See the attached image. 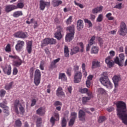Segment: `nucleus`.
I'll list each match as a JSON object with an SVG mask.
<instances>
[{"label": "nucleus", "mask_w": 127, "mask_h": 127, "mask_svg": "<svg viewBox=\"0 0 127 127\" xmlns=\"http://www.w3.org/2000/svg\"><path fill=\"white\" fill-rule=\"evenodd\" d=\"M100 82L103 86L106 87L107 89H112L113 84L111 81H110V79H109V78L100 77Z\"/></svg>", "instance_id": "nucleus-1"}, {"label": "nucleus", "mask_w": 127, "mask_h": 127, "mask_svg": "<svg viewBox=\"0 0 127 127\" xmlns=\"http://www.w3.org/2000/svg\"><path fill=\"white\" fill-rule=\"evenodd\" d=\"M117 112H127V106L123 101H118L115 103Z\"/></svg>", "instance_id": "nucleus-2"}, {"label": "nucleus", "mask_w": 127, "mask_h": 127, "mask_svg": "<svg viewBox=\"0 0 127 127\" xmlns=\"http://www.w3.org/2000/svg\"><path fill=\"white\" fill-rule=\"evenodd\" d=\"M119 57H117L115 58L114 62L119 66L123 67L124 66V62H125V55L124 54H120Z\"/></svg>", "instance_id": "nucleus-3"}, {"label": "nucleus", "mask_w": 127, "mask_h": 127, "mask_svg": "<svg viewBox=\"0 0 127 127\" xmlns=\"http://www.w3.org/2000/svg\"><path fill=\"white\" fill-rule=\"evenodd\" d=\"M117 116L122 121V122L124 125L127 126V112H118Z\"/></svg>", "instance_id": "nucleus-4"}, {"label": "nucleus", "mask_w": 127, "mask_h": 127, "mask_svg": "<svg viewBox=\"0 0 127 127\" xmlns=\"http://www.w3.org/2000/svg\"><path fill=\"white\" fill-rule=\"evenodd\" d=\"M41 79V72L39 69H36L35 71L34 82L36 86H38L40 84Z\"/></svg>", "instance_id": "nucleus-5"}, {"label": "nucleus", "mask_w": 127, "mask_h": 127, "mask_svg": "<svg viewBox=\"0 0 127 127\" xmlns=\"http://www.w3.org/2000/svg\"><path fill=\"white\" fill-rule=\"evenodd\" d=\"M118 32L120 35H122V36H125V35H127V27L126 23L124 22H122L121 23L120 28Z\"/></svg>", "instance_id": "nucleus-6"}, {"label": "nucleus", "mask_w": 127, "mask_h": 127, "mask_svg": "<svg viewBox=\"0 0 127 127\" xmlns=\"http://www.w3.org/2000/svg\"><path fill=\"white\" fill-rule=\"evenodd\" d=\"M48 44L51 45L56 44V40L50 38L45 39L42 42L41 46L42 47H44V46H46V45H48Z\"/></svg>", "instance_id": "nucleus-7"}, {"label": "nucleus", "mask_w": 127, "mask_h": 127, "mask_svg": "<svg viewBox=\"0 0 127 127\" xmlns=\"http://www.w3.org/2000/svg\"><path fill=\"white\" fill-rule=\"evenodd\" d=\"M82 71H79L74 72L73 82L75 84L80 83L82 80Z\"/></svg>", "instance_id": "nucleus-8"}, {"label": "nucleus", "mask_w": 127, "mask_h": 127, "mask_svg": "<svg viewBox=\"0 0 127 127\" xmlns=\"http://www.w3.org/2000/svg\"><path fill=\"white\" fill-rule=\"evenodd\" d=\"M50 6V2L46 1L44 0H40V9L41 10H44L45 9V7H49Z\"/></svg>", "instance_id": "nucleus-9"}, {"label": "nucleus", "mask_w": 127, "mask_h": 127, "mask_svg": "<svg viewBox=\"0 0 127 127\" xmlns=\"http://www.w3.org/2000/svg\"><path fill=\"white\" fill-rule=\"evenodd\" d=\"M24 41L18 40L17 42V44L15 45V48L17 51L20 52L22 48H23V46H24Z\"/></svg>", "instance_id": "nucleus-10"}, {"label": "nucleus", "mask_w": 127, "mask_h": 127, "mask_svg": "<svg viewBox=\"0 0 127 127\" xmlns=\"http://www.w3.org/2000/svg\"><path fill=\"white\" fill-rule=\"evenodd\" d=\"M14 37L24 39L27 37V33H24L23 32H17L14 34Z\"/></svg>", "instance_id": "nucleus-11"}, {"label": "nucleus", "mask_w": 127, "mask_h": 127, "mask_svg": "<svg viewBox=\"0 0 127 127\" xmlns=\"http://www.w3.org/2000/svg\"><path fill=\"white\" fill-rule=\"evenodd\" d=\"M54 117L52 116L50 120V122L52 124V127L55 125V122L59 121V114L55 113Z\"/></svg>", "instance_id": "nucleus-12"}, {"label": "nucleus", "mask_w": 127, "mask_h": 127, "mask_svg": "<svg viewBox=\"0 0 127 127\" xmlns=\"http://www.w3.org/2000/svg\"><path fill=\"white\" fill-rule=\"evenodd\" d=\"M112 80L114 84L115 89H117L119 87V82L121 81V76L120 75H115Z\"/></svg>", "instance_id": "nucleus-13"}, {"label": "nucleus", "mask_w": 127, "mask_h": 127, "mask_svg": "<svg viewBox=\"0 0 127 127\" xmlns=\"http://www.w3.org/2000/svg\"><path fill=\"white\" fill-rule=\"evenodd\" d=\"M26 50L28 54H31V52H32V41H28L26 43Z\"/></svg>", "instance_id": "nucleus-14"}, {"label": "nucleus", "mask_w": 127, "mask_h": 127, "mask_svg": "<svg viewBox=\"0 0 127 127\" xmlns=\"http://www.w3.org/2000/svg\"><path fill=\"white\" fill-rule=\"evenodd\" d=\"M84 28V22L82 20L79 19L77 22V29L78 31Z\"/></svg>", "instance_id": "nucleus-15"}, {"label": "nucleus", "mask_w": 127, "mask_h": 127, "mask_svg": "<svg viewBox=\"0 0 127 127\" xmlns=\"http://www.w3.org/2000/svg\"><path fill=\"white\" fill-rule=\"evenodd\" d=\"M56 95L58 97H64L65 93L63 92V89L61 87H59L56 91Z\"/></svg>", "instance_id": "nucleus-16"}, {"label": "nucleus", "mask_w": 127, "mask_h": 127, "mask_svg": "<svg viewBox=\"0 0 127 127\" xmlns=\"http://www.w3.org/2000/svg\"><path fill=\"white\" fill-rule=\"evenodd\" d=\"M3 71L4 74L7 75H10L11 74V66L10 65H6L5 67L3 69Z\"/></svg>", "instance_id": "nucleus-17"}, {"label": "nucleus", "mask_w": 127, "mask_h": 127, "mask_svg": "<svg viewBox=\"0 0 127 127\" xmlns=\"http://www.w3.org/2000/svg\"><path fill=\"white\" fill-rule=\"evenodd\" d=\"M74 35L75 34L70 33H67L65 36V41H66V42H70V41H72V40L74 39Z\"/></svg>", "instance_id": "nucleus-18"}, {"label": "nucleus", "mask_w": 127, "mask_h": 127, "mask_svg": "<svg viewBox=\"0 0 127 127\" xmlns=\"http://www.w3.org/2000/svg\"><path fill=\"white\" fill-rule=\"evenodd\" d=\"M14 9H15V5H7L5 7V11L7 13L10 12Z\"/></svg>", "instance_id": "nucleus-19"}, {"label": "nucleus", "mask_w": 127, "mask_h": 127, "mask_svg": "<svg viewBox=\"0 0 127 127\" xmlns=\"http://www.w3.org/2000/svg\"><path fill=\"white\" fill-rule=\"evenodd\" d=\"M66 30L68 33H71L73 34H75V25H72L70 26L67 27L66 28Z\"/></svg>", "instance_id": "nucleus-20"}, {"label": "nucleus", "mask_w": 127, "mask_h": 127, "mask_svg": "<svg viewBox=\"0 0 127 127\" xmlns=\"http://www.w3.org/2000/svg\"><path fill=\"white\" fill-rule=\"evenodd\" d=\"M80 49L78 46L73 47L70 51V55H74V54H77L79 52Z\"/></svg>", "instance_id": "nucleus-21"}, {"label": "nucleus", "mask_w": 127, "mask_h": 127, "mask_svg": "<svg viewBox=\"0 0 127 127\" xmlns=\"http://www.w3.org/2000/svg\"><path fill=\"white\" fill-rule=\"evenodd\" d=\"M102 10H103V6H100L99 7L93 8L92 10V13H93V14H96V13H98V12H102Z\"/></svg>", "instance_id": "nucleus-22"}, {"label": "nucleus", "mask_w": 127, "mask_h": 127, "mask_svg": "<svg viewBox=\"0 0 127 127\" xmlns=\"http://www.w3.org/2000/svg\"><path fill=\"white\" fill-rule=\"evenodd\" d=\"M62 1L60 0H53L52 1V4L54 7L59 6L60 4H62Z\"/></svg>", "instance_id": "nucleus-23"}, {"label": "nucleus", "mask_w": 127, "mask_h": 127, "mask_svg": "<svg viewBox=\"0 0 127 127\" xmlns=\"http://www.w3.org/2000/svg\"><path fill=\"white\" fill-rule=\"evenodd\" d=\"M61 60L60 58H59L56 60H54L51 64V68H56V64Z\"/></svg>", "instance_id": "nucleus-24"}, {"label": "nucleus", "mask_w": 127, "mask_h": 127, "mask_svg": "<svg viewBox=\"0 0 127 127\" xmlns=\"http://www.w3.org/2000/svg\"><path fill=\"white\" fill-rule=\"evenodd\" d=\"M78 118L79 121H85V118H86V113L85 112H79Z\"/></svg>", "instance_id": "nucleus-25"}, {"label": "nucleus", "mask_w": 127, "mask_h": 127, "mask_svg": "<svg viewBox=\"0 0 127 127\" xmlns=\"http://www.w3.org/2000/svg\"><path fill=\"white\" fill-rule=\"evenodd\" d=\"M59 79L62 80V81H67V76L64 73H60Z\"/></svg>", "instance_id": "nucleus-26"}, {"label": "nucleus", "mask_w": 127, "mask_h": 127, "mask_svg": "<svg viewBox=\"0 0 127 127\" xmlns=\"http://www.w3.org/2000/svg\"><path fill=\"white\" fill-rule=\"evenodd\" d=\"M18 106H19V100H15L14 102V111L15 112H18V108H17Z\"/></svg>", "instance_id": "nucleus-27"}, {"label": "nucleus", "mask_w": 127, "mask_h": 127, "mask_svg": "<svg viewBox=\"0 0 127 127\" xmlns=\"http://www.w3.org/2000/svg\"><path fill=\"white\" fill-rule=\"evenodd\" d=\"M81 68L82 69V73L83 74V75L85 77H87V75H88V73L86 71V64H85V63H83L82 64Z\"/></svg>", "instance_id": "nucleus-28"}, {"label": "nucleus", "mask_w": 127, "mask_h": 127, "mask_svg": "<svg viewBox=\"0 0 127 127\" xmlns=\"http://www.w3.org/2000/svg\"><path fill=\"white\" fill-rule=\"evenodd\" d=\"M63 36L61 34V32H60L59 31H57L55 33V38L58 39V40H60L61 39V38H62Z\"/></svg>", "instance_id": "nucleus-29"}, {"label": "nucleus", "mask_w": 127, "mask_h": 127, "mask_svg": "<svg viewBox=\"0 0 127 127\" xmlns=\"http://www.w3.org/2000/svg\"><path fill=\"white\" fill-rule=\"evenodd\" d=\"M23 14L22 11H16L13 13V16L14 17H19V16L23 15Z\"/></svg>", "instance_id": "nucleus-30"}, {"label": "nucleus", "mask_w": 127, "mask_h": 127, "mask_svg": "<svg viewBox=\"0 0 127 127\" xmlns=\"http://www.w3.org/2000/svg\"><path fill=\"white\" fill-rule=\"evenodd\" d=\"M101 67V64H100V62H92V68H98Z\"/></svg>", "instance_id": "nucleus-31"}, {"label": "nucleus", "mask_w": 127, "mask_h": 127, "mask_svg": "<svg viewBox=\"0 0 127 127\" xmlns=\"http://www.w3.org/2000/svg\"><path fill=\"white\" fill-rule=\"evenodd\" d=\"M12 85H13V82H11L9 83H7L5 85L4 89L7 90H9L12 88Z\"/></svg>", "instance_id": "nucleus-32"}, {"label": "nucleus", "mask_w": 127, "mask_h": 127, "mask_svg": "<svg viewBox=\"0 0 127 127\" xmlns=\"http://www.w3.org/2000/svg\"><path fill=\"white\" fill-rule=\"evenodd\" d=\"M64 53L65 57H69V48L67 46H64Z\"/></svg>", "instance_id": "nucleus-33"}, {"label": "nucleus", "mask_w": 127, "mask_h": 127, "mask_svg": "<svg viewBox=\"0 0 127 127\" xmlns=\"http://www.w3.org/2000/svg\"><path fill=\"white\" fill-rule=\"evenodd\" d=\"M22 123L21 122L20 119H18L15 121V127H21Z\"/></svg>", "instance_id": "nucleus-34"}, {"label": "nucleus", "mask_w": 127, "mask_h": 127, "mask_svg": "<svg viewBox=\"0 0 127 127\" xmlns=\"http://www.w3.org/2000/svg\"><path fill=\"white\" fill-rule=\"evenodd\" d=\"M99 52V48L97 47H92L91 51V53L94 54H97Z\"/></svg>", "instance_id": "nucleus-35"}, {"label": "nucleus", "mask_w": 127, "mask_h": 127, "mask_svg": "<svg viewBox=\"0 0 127 127\" xmlns=\"http://www.w3.org/2000/svg\"><path fill=\"white\" fill-rule=\"evenodd\" d=\"M42 124V119L41 118H39L37 119L36 126L37 127H41Z\"/></svg>", "instance_id": "nucleus-36"}, {"label": "nucleus", "mask_w": 127, "mask_h": 127, "mask_svg": "<svg viewBox=\"0 0 127 127\" xmlns=\"http://www.w3.org/2000/svg\"><path fill=\"white\" fill-rule=\"evenodd\" d=\"M106 120H107V118H106L105 116H100L98 120V122L99 124H102V123H104Z\"/></svg>", "instance_id": "nucleus-37"}, {"label": "nucleus", "mask_w": 127, "mask_h": 127, "mask_svg": "<svg viewBox=\"0 0 127 127\" xmlns=\"http://www.w3.org/2000/svg\"><path fill=\"white\" fill-rule=\"evenodd\" d=\"M22 63V61H21V60L19 59L17 61H14L13 63V64L15 66H16L17 67L18 66H20Z\"/></svg>", "instance_id": "nucleus-38"}, {"label": "nucleus", "mask_w": 127, "mask_h": 127, "mask_svg": "<svg viewBox=\"0 0 127 127\" xmlns=\"http://www.w3.org/2000/svg\"><path fill=\"white\" fill-rule=\"evenodd\" d=\"M24 6V4L22 2H19L17 4V5H15V9H17V8H23Z\"/></svg>", "instance_id": "nucleus-39"}, {"label": "nucleus", "mask_w": 127, "mask_h": 127, "mask_svg": "<svg viewBox=\"0 0 127 127\" xmlns=\"http://www.w3.org/2000/svg\"><path fill=\"white\" fill-rule=\"evenodd\" d=\"M103 18H104V17L103 16V14H100L98 15V16L97 17L96 19V22H102V21H103Z\"/></svg>", "instance_id": "nucleus-40"}, {"label": "nucleus", "mask_w": 127, "mask_h": 127, "mask_svg": "<svg viewBox=\"0 0 127 127\" xmlns=\"http://www.w3.org/2000/svg\"><path fill=\"white\" fill-rule=\"evenodd\" d=\"M91 100V97H84L82 98V104L85 105L86 103L87 102H89Z\"/></svg>", "instance_id": "nucleus-41"}, {"label": "nucleus", "mask_w": 127, "mask_h": 127, "mask_svg": "<svg viewBox=\"0 0 127 127\" xmlns=\"http://www.w3.org/2000/svg\"><path fill=\"white\" fill-rule=\"evenodd\" d=\"M95 39H96V36H93V37H92L90 40H89V42L88 44H89V45H90L91 46V45H93V44H95V42L94 41Z\"/></svg>", "instance_id": "nucleus-42"}, {"label": "nucleus", "mask_w": 127, "mask_h": 127, "mask_svg": "<svg viewBox=\"0 0 127 127\" xmlns=\"http://www.w3.org/2000/svg\"><path fill=\"white\" fill-rule=\"evenodd\" d=\"M67 126V120L65 117H64L62 120V127H66Z\"/></svg>", "instance_id": "nucleus-43"}, {"label": "nucleus", "mask_w": 127, "mask_h": 127, "mask_svg": "<svg viewBox=\"0 0 127 127\" xmlns=\"http://www.w3.org/2000/svg\"><path fill=\"white\" fill-rule=\"evenodd\" d=\"M107 18L109 20H114V17L112 16L111 13H108L106 15Z\"/></svg>", "instance_id": "nucleus-44"}, {"label": "nucleus", "mask_w": 127, "mask_h": 127, "mask_svg": "<svg viewBox=\"0 0 127 127\" xmlns=\"http://www.w3.org/2000/svg\"><path fill=\"white\" fill-rule=\"evenodd\" d=\"M71 120H73L75 121L76 120V118H77V113L76 112H72L71 113Z\"/></svg>", "instance_id": "nucleus-45"}, {"label": "nucleus", "mask_w": 127, "mask_h": 127, "mask_svg": "<svg viewBox=\"0 0 127 127\" xmlns=\"http://www.w3.org/2000/svg\"><path fill=\"white\" fill-rule=\"evenodd\" d=\"M44 64H45V62H44V61H41L39 67L40 69H41L42 71L44 70Z\"/></svg>", "instance_id": "nucleus-46"}, {"label": "nucleus", "mask_w": 127, "mask_h": 127, "mask_svg": "<svg viewBox=\"0 0 127 127\" xmlns=\"http://www.w3.org/2000/svg\"><path fill=\"white\" fill-rule=\"evenodd\" d=\"M73 17L72 16H70L68 18L66 21V23L67 25H69V24H71V22H72V19Z\"/></svg>", "instance_id": "nucleus-47"}, {"label": "nucleus", "mask_w": 127, "mask_h": 127, "mask_svg": "<svg viewBox=\"0 0 127 127\" xmlns=\"http://www.w3.org/2000/svg\"><path fill=\"white\" fill-rule=\"evenodd\" d=\"M79 92L81 94H86L88 92V89L86 88L80 89Z\"/></svg>", "instance_id": "nucleus-48"}, {"label": "nucleus", "mask_w": 127, "mask_h": 127, "mask_svg": "<svg viewBox=\"0 0 127 127\" xmlns=\"http://www.w3.org/2000/svg\"><path fill=\"white\" fill-rule=\"evenodd\" d=\"M6 52H10L11 51V49L10 48V44H8L5 48Z\"/></svg>", "instance_id": "nucleus-49"}, {"label": "nucleus", "mask_w": 127, "mask_h": 127, "mask_svg": "<svg viewBox=\"0 0 127 127\" xmlns=\"http://www.w3.org/2000/svg\"><path fill=\"white\" fill-rule=\"evenodd\" d=\"M76 45H79L81 48L80 50L81 52H83L84 51V45L83 44V43H77Z\"/></svg>", "instance_id": "nucleus-50"}, {"label": "nucleus", "mask_w": 127, "mask_h": 127, "mask_svg": "<svg viewBox=\"0 0 127 127\" xmlns=\"http://www.w3.org/2000/svg\"><path fill=\"white\" fill-rule=\"evenodd\" d=\"M6 93V91L5 90L2 89L0 91V97H4V95H5Z\"/></svg>", "instance_id": "nucleus-51"}, {"label": "nucleus", "mask_w": 127, "mask_h": 127, "mask_svg": "<svg viewBox=\"0 0 127 127\" xmlns=\"http://www.w3.org/2000/svg\"><path fill=\"white\" fill-rule=\"evenodd\" d=\"M71 72H72V67H69L67 69L66 73L69 77L71 76Z\"/></svg>", "instance_id": "nucleus-52"}, {"label": "nucleus", "mask_w": 127, "mask_h": 127, "mask_svg": "<svg viewBox=\"0 0 127 127\" xmlns=\"http://www.w3.org/2000/svg\"><path fill=\"white\" fill-rule=\"evenodd\" d=\"M79 65L75 64L73 66V70L74 71V73H76V72H79Z\"/></svg>", "instance_id": "nucleus-53"}, {"label": "nucleus", "mask_w": 127, "mask_h": 127, "mask_svg": "<svg viewBox=\"0 0 127 127\" xmlns=\"http://www.w3.org/2000/svg\"><path fill=\"white\" fill-rule=\"evenodd\" d=\"M98 93H99L100 94H105V93H106V90H105V89H104V88H99L98 89Z\"/></svg>", "instance_id": "nucleus-54"}, {"label": "nucleus", "mask_w": 127, "mask_h": 127, "mask_svg": "<svg viewBox=\"0 0 127 127\" xmlns=\"http://www.w3.org/2000/svg\"><path fill=\"white\" fill-rule=\"evenodd\" d=\"M87 94V96H88V98H90V99L93 97V94H92V92L91 91H89L88 90V91L86 93Z\"/></svg>", "instance_id": "nucleus-55"}, {"label": "nucleus", "mask_w": 127, "mask_h": 127, "mask_svg": "<svg viewBox=\"0 0 127 127\" xmlns=\"http://www.w3.org/2000/svg\"><path fill=\"white\" fill-rule=\"evenodd\" d=\"M114 8H118V9H121L122 8V3H120L118 4H116Z\"/></svg>", "instance_id": "nucleus-56"}, {"label": "nucleus", "mask_w": 127, "mask_h": 127, "mask_svg": "<svg viewBox=\"0 0 127 127\" xmlns=\"http://www.w3.org/2000/svg\"><path fill=\"white\" fill-rule=\"evenodd\" d=\"M74 123H75V120L73 119H70L68 123L69 127H72V126L74 125Z\"/></svg>", "instance_id": "nucleus-57"}, {"label": "nucleus", "mask_w": 127, "mask_h": 127, "mask_svg": "<svg viewBox=\"0 0 127 127\" xmlns=\"http://www.w3.org/2000/svg\"><path fill=\"white\" fill-rule=\"evenodd\" d=\"M54 106H55L56 107L57 106H62V103H61L60 101H56L54 104Z\"/></svg>", "instance_id": "nucleus-58"}, {"label": "nucleus", "mask_w": 127, "mask_h": 127, "mask_svg": "<svg viewBox=\"0 0 127 127\" xmlns=\"http://www.w3.org/2000/svg\"><path fill=\"white\" fill-rule=\"evenodd\" d=\"M57 28L58 29L57 31H59V32H62L63 31V27L61 26H57Z\"/></svg>", "instance_id": "nucleus-59"}, {"label": "nucleus", "mask_w": 127, "mask_h": 127, "mask_svg": "<svg viewBox=\"0 0 127 127\" xmlns=\"http://www.w3.org/2000/svg\"><path fill=\"white\" fill-rule=\"evenodd\" d=\"M33 71H34V69H33V67H31L30 69V75L31 78H33Z\"/></svg>", "instance_id": "nucleus-60"}, {"label": "nucleus", "mask_w": 127, "mask_h": 127, "mask_svg": "<svg viewBox=\"0 0 127 127\" xmlns=\"http://www.w3.org/2000/svg\"><path fill=\"white\" fill-rule=\"evenodd\" d=\"M35 104H36V99H32L31 101V107H34L35 106Z\"/></svg>", "instance_id": "nucleus-61"}, {"label": "nucleus", "mask_w": 127, "mask_h": 127, "mask_svg": "<svg viewBox=\"0 0 127 127\" xmlns=\"http://www.w3.org/2000/svg\"><path fill=\"white\" fill-rule=\"evenodd\" d=\"M111 59H112V57H111V56H109L108 57H107L106 60H105V62L106 63V64H107V63H109L110 62Z\"/></svg>", "instance_id": "nucleus-62"}, {"label": "nucleus", "mask_w": 127, "mask_h": 127, "mask_svg": "<svg viewBox=\"0 0 127 127\" xmlns=\"http://www.w3.org/2000/svg\"><path fill=\"white\" fill-rule=\"evenodd\" d=\"M19 109L20 112H25V109H24V107L23 106H22V105H20V106L19 107Z\"/></svg>", "instance_id": "nucleus-63"}, {"label": "nucleus", "mask_w": 127, "mask_h": 127, "mask_svg": "<svg viewBox=\"0 0 127 127\" xmlns=\"http://www.w3.org/2000/svg\"><path fill=\"white\" fill-rule=\"evenodd\" d=\"M101 77L108 78V73H107V72H103L102 74V76Z\"/></svg>", "instance_id": "nucleus-64"}]
</instances>
